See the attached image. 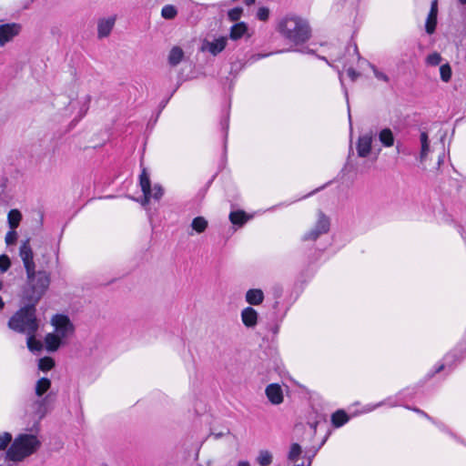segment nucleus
Returning a JSON list of instances; mask_svg holds the SVG:
<instances>
[{
    "label": "nucleus",
    "instance_id": "f257e3e1",
    "mask_svg": "<svg viewBox=\"0 0 466 466\" xmlns=\"http://www.w3.org/2000/svg\"><path fill=\"white\" fill-rule=\"evenodd\" d=\"M26 274V280L22 288L21 303L37 305L45 296L51 283L50 273L46 270H33Z\"/></svg>",
    "mask_w": 466,
    "mask_h": 466
},
{
    "label": "nucleus",
    "instance_id": "f03ea898",
    "mask_svg": "<svg viewBox=\"0 0 466 466\" xmlns=\"http://www.w3.org/2000/svg\"><path fill=\"white\" fill-rule=\"evenodd\" d=\"M278 32L294 45H301L311 36V29L307 20L298 15H286L279 20Z\"/></svg>",
    "mask_w": 466,
    "mask_h": 466
},
{
    "label": "nucleus",
    "instance_id": "7ed1b4c3",
    "mask_svg": "<svg viewBox=\"0 0 466 466\" xmlns=\"http://www.w3.org/2000/svg\"><path fill=\"white\" fill-rule=\"evenodd\" d=\"M23 307L18 309L8 320V328L17 333L29 334L36 333L39 328L36 319L35 305L22 303Z\"/></svg>",
    "mask_w": 466,
    "mask_h": 466
},
{
    "label": "nucleus",
    "instance_id": "20e7f679",
    "mask_svg": "<svg viewBox=\"0 0 466 466\" xmlns=\"http://www.w3.org/2000/svg\"><path fill=\"white\" fill-rule=\"evenodd\" d=\"M41 446L39 439H14L4 454V459L8 461L7 466L23 461L25 458L35 453Z\"/></svg>",
    "mask_w": 466,
    "mask_h": 466
},
{
    "label": "nucleus",
    "instance_id": "39448f33",
    "mask_svg": "<svg viewBox=\"0 0 466 466\" xmlns=\"http://www.w3.org/2000/svg\"><path fill=\"white\" fill-rule=\"evenodd\" d=\"M51 381L47 378H41L36 381L35 387V395L38 400L32 403V410L38 419H42L49 410V396H42L50 389Z\"/></svg>",
    "mask_w": 466,
    "mask_h": 466
},
{
    "label": "nucleus",
    "instance_id": "423d86ee",
    "mask_svg": "<svg viewBox=\"0 0 466 466\" xmlns=\"http://www.w3.org/2000/svg\"><path fill=\"white\" fill-rule=\"evenodd\" d=\"M329 218L322 211H319L315 226L302 236L301 240L316 241L321 235L329 232Z\"/></svg>",
    "mask_w": 466,
    "mask_h": 466
},
{
    "label": "nucleus",
    "instance_id": "0eeeda50",
    "mask_svg": "<svg viewBox=\"0 0 466 466\" xmlns=\"http://www.w3.org/2000/svg\"><path fill=\"white\" fill-rule=\"evenodd\" d=\"M51 322L55 327L56 333L62 339H66L74 331V325L66 315L56 314Z\"/></svg>",
    "mask_w": 466,
    "mask_h": 466
},
{
    "label": "nucleus",
    "instance_id": "6e6552de",
    "mask_svg": "<svg viewBox=\"0 0 466 466\" xmlns=\"http://www.w3.org/2000/svg\"><path fill=\"white\" fill-rule=\"evenodd\" d=\"M19 256L23 261L25 273L35 270V263L34 260V252L30 246V240H25L19 248Z\"/></svg>",
    "mask_w": 466,
    "mask_h": 466
},
{
    "label": "nucleus",
    "instance_id": "1a4fd4ad",
    "mask_svg": "<svg viewBox=\"0 0 466 466\" xmlns=\"http://www.w3.org/2000/svg\"><path fill=\"white\" fill-rule=\"evenodd\" d=\"M21 31V25L16 23L0 25V46L11 42Z\"/></svg>",
    "mask_w": 466,
    "mask_h": 466
},
{
    "label": "nucleus",
    "instance_id": "9d476101",
    "mask_svg": "<svg viewBox=\"0 0 466 466\" xmlns=\"http://www.w3.org/2000/svg\"><path fill=\"white\" fill-rule=\"evenodd\" d=\"M228 39L226 36H220L213 41L205 40L202 45V51H208L212 56H218L221 53L227 46Z\"/></svg>",
    "mask_w": 466,
    "mask_h": 466
},
{
    "label": "nucleus",
    "instance_id": "9b49d317",
    "mask_svg": "<svg viewBox=\"0 0 466 466\" xmlns=\"http://www.w3.org/2000/svg\"><path fill=\"white\" fill-rule=\"evenodd\" d=\"M373 135L371 132L360 136L357 142V152L360 157H366L371 151Z\"/></svg>",
    "mask_w": 466,
    "mask_h": 466
},
{
    "label": "nucleus",
    "instance_id": "f8f14e48",
    "mask_svg": "<svg viewBox=\"0 0 466 466\" xmlns=\"http://www.w3.org/2000/svg\"><path fill=\"white\" fill-rule=\"evenodd\" d=\"M265 393L268 400L274 405H279L283 401L282 389L277 383L268 385Z\"/></svg>",
    "mask_w": 466,
    "mask_h": 466
},
{
    "label": "nucleus",
    "instance_id": "ddd939ff",
    "mask_svg": "<svg viewBox=\"0 0 466 466\" xmlns=\"http://www.w3.org/2000/svg\"><path fill=\"white\" fill-rule=\"evenodd\" d=\"M258 319V311L252 307H247L241 311V320L245 327L253 329L257 326Z\"/></svg>",
    "mask_w": 466,
    "mask_h": 466
},
{
    "label": "nucleus",
    "instance_id": "4468645a",
    "mask_svg": "<svg viewBox=\"0 0 466 466\" xmlns=\"http://www.w3.org/2000/svg\"><path fill=\"white\" fill-rule=\"evenodd\" d=\"M437 15H438V6L437 0H434L431 3V10L428 14L426 23H425V30L427 34L431 35L435 32L437 25Z\"/></svg>",
    "mask_w": 466,
    "mask_h": 466
},
{
    "label": "nucleus",
    "instance_id": "2eb2a0df",
    "mask_svg": "<svg viewBox=\"0 0 466 466\" xmlns=\"http://www.w3.org/2000/svg\"><path fill=\"white\" fill-rule=\"evenodd\" d=\"M115 25V18L109 17L107 19H101L97 25V34L99 38H104L109 35Z\"/></svg>",
    "mask_w": 466,
    "mask_h": 466
},
{
    "label": "nucleus",
    "instance_id": "dca6fc26",
    "mask_svg": "<svg viewBox=\"0 0 466 466\" xmlns=\"http://www.w3.org/2000/svg\"><path fill=\"white\" fill-rule=\"evenodd\" d=\"M350 417L344 410H338L331 414L330 421L334 428H340L345 425Z\"/></svg>",
    "mask_w": 466,
    "mask_h": 466
},
{
    "label": "nucleus",
    "instance_id": "f3484780",
    "mask_svg": "<svg viewBox=\"0 0 466 466\" xmlns=\"http://www.w3.org/2000/svg\"><path fill=\"white\" fill-rule=\"evenodd\" d=\"M246 301L250 305H259L264 300V293L259 289H250L246 293Z\"/></svg>",
    "mask_w": 466,
    "mask_h": 466
},
{
    "label": "nucleus",
    "instance_id": "a211bd4d",
    "mask_svg": "<svg viewBox=\"0 0 466 466\" xmlns=\"http://www.w3.org/2000/svg\"><path fill=\"white\" fill-rule=\"evenodd\" d=\"M62 338L56 333H48L45 338L46 348L48 351L57 350L61 345Z\"/></svg>",
    "mask_w": 466,
    "mask_h": 466
},
{
    "label": "nucleus",
    "instance_id": "6ab92c4d",
    "mask_svg": "<svg viewBox=\"0 0 466 466\" xmlns=\"http://www.w3.org/2000/svg\"><path fill=\"white\" fill-rule=\"evenodd\" d=\"M379 140L385 147H390L394 145V135L390 128L385 127L379 133Z\"/></svg>",
    "mask_w": 466,
    "mask_h": 466
},
{
    "label": "nucleus",
    "instance_id": "aec40b11",
    "mask_svg": "<svg viewBox=\"0 0 466 466\" xmlns=\"http://www.w3.org/2000/svg\"><path fill=\"white\" fill-rule=\"evenodd\" d=\"M248 26L244 22L237 23L231 26L229 36L232 40H238L246 34Z\"/></svg>",
    "mask_w": 466,
    "mask_h": 466
},
{
    "label": "nucleus",
    "instance_id": "412c9836",
    "mask_svg": "<svg viewBox=\"0 0 466 466\" xmlns=\"http://www.w3.org/2000/svg\"><path fill=\"white\" fill-rule=\"evenodd\" d=\"M184 57V52L179 46H174L168 55V63L172 66H177Z\"/></svg>",
    "mask_w": 466,
    "mask_h": 466
},
{
    "label": "nucleus",
    "instance_id": "4be33fe9",
    "mask_svg": "<svg viewBox=\"0 0 466 466\" xmlns=\"http://www.w3.org/2000/svg\"><path fill=\"white\" fill-rule=\"evenodd\" d=\"M248 216L242 210L232 211L229 214V220L234 225L241 227L248 221Z\"/></svg>",
    "mask_w": 466,
    "mask_h": 466
},
{
    "label": "nucleus",
    "instance_id": "5701e85b",
    "mask_svg": "<svg viewBox=\"0 0 466 466\" xmlns=\"http://www.w3.org/2000/svg\"><path fill=\"white\" fill-rule=\"evenodd\" d=\"M22 219V214L18 209H11L7 215V221L11 229H15Z\"/></svg>",
    "mask_w": 466,
    "mask_h": 466
},
{
    "label": "nucleus",
    "instance_id": "b1692460",
    "mask_svg": "<svg viewBox=\"0 0 466 466\" xmlns=\"http://www.w3.org/2000/svg\"><path fill=\"white\" fill-rule=\"evenodd\" d=\"M36 333L26 334V344L30 351H40L43 348V344L40 340L35 339Z\"/></svg>",
    "mask_w": 466,
    "mask_h": 466
},
{
    "label": "nucleus",
    "instance_id": "393cba45",
    "mask_svg": "<svg viewBox=\"0 0 466 466\" xmlns=\"http://www.w3.org/2000/svg\"><path fill=\"white\" fill-rule=\"evenodd\" d=\"M208 220L204 217H197L191 222V228L198 233L204 232L208 228Z\"/></svg>",
    "mask_w": 466,
    "mask_h": 466
},
{
    "label": "nucleus",
    "instance_id": "a878e982",
    "mask_svg": "<svg viewBox=\"0 0 466 466\" xmlns=\"http://www.w3.org/2000/svg\"><path fill=\"white\" fill-rule=\"evenodd\" d=\"M139 184L142 192L151 191V182L149 179V175L147 174L146 168L142 169V172L139 176Z\"/></svg>",
    "mask_w": 466,
    "mask_h": 466
},
{
    "label": "nucleus",
    "instance_id": "bb28decb",
    "mask_svg": "<svg viewBox=\"0 0 466 466\" xmlns=\"http://www.w3.org/2000/svg\"><path fill=\"white\" fill-rule=\"evenodd\" d=\"M420 138V143H421V151H420V161L422 162V161H424V159L428 154L429 147H430L428 134L426 132H421Z\"/></svg>",
    "mask_w": 466,
    "mask_h": 466
},
{
    "label": "nucleus",
    "instance_id": "cd10ccee",
    "mask_svg": "<svg viewBox=\"0 0 466 466\" xmlns=\"http://www.w3.org/2000/svg\"><path fill=\"white\" fill-rule=\"evenodd\" d=\"M257 461L260 466H268L272 462V454L268 451H260Z\"/></svg>",
    "mask_w": 466,
    "mask_h": 466
},
{
    "label": "nucleus",
    "instance_id": "c85d7f7f",
    "mask_svg": "<svg viewBox=\"0 0 466 466\" xmlns=\"http://www.w3.org/2000/svg\"><path fill=\"white\" fill-rule=\"evenodd\" d=\"M177 15V8L172 5H165L161 10V15L165 19H174Z\"/></svg>",
    "mask_w": 466,
    "mask_h": 466
},
{
    "label": "nucleus",
    "instance_id": "c756f323",
    "mask_svg": "<svg viewBox=\"0 0 466 466\" xmlns=\"http://www.w3.org/2000/svg\"><path fill=\"white\" fill-rule=\"evenodd\" d=\"M55 366V360L51 357H44L38 360V368L43 371H48Z\"/></svg>",
    "mask_w": 466,
    "mask_h": 466
},
{
    "label": "nucleus",
    "instance_id": "7c9ffc66",
    "mask_svg": "<svg viewBox=\"0 0 466 466\" xmlns=\"http://www.w3.org/2000/svg\"><path fill=\"white\" fill-rule=\"evenodd\" d=\"M441 79L448 83L451 78V68L449 64L441 65L440 67Z\"/></svg>",
    "mask_w": 466,
    "mask_h": 466
},
{
    "label": "nucleus",
    "instance_id": "2f4dec72",
    "mask_svg": "<svg viewBox=\"0 0 466 466\" xmlns=\"http://www.w3.org/2000/svg\"><path fill=\"white\" fill-rule=\"evenodd\" d=\"M302 449L301 446L298 443H293L290 447V451L288 455V459L289 461H295L298 460L299 456L301 454Z\"/></svg>",
    "mask_w": 466,
    "mask_h": 466
},
{
    "label": "nucleus",
    "instance_id": "473e14b6",
    "mask_svg": "<svg viewBox=\"0 0 466 466\" xmlns=\"http://www.w3.org/2000/svg\"><path fill=\"white\" fill-rule=\"evenodd\" d=\"M242 13H243V8L235 7V8L230 9L228 12V17L230 21L236 22L240 18Z\"/></svg>",
    "mask_w": 466,
    "mask_h": 466
},
{
    "label": "nucleus",
    "instance_id": "72a5a7b5",
    "mask_svg": "<svg viewBox=\"0 0 466 466\" xmlns=\"http://www.w3.org/2000/svg\"><path fill=\"white\" fill-rule=\"evenodd\" d=\"M11 267V260L5 254L0 255V271L6 272Z\"/></svg>",
    "mask_w": 466,
    "mask_h": 466
},
{
    "label": "nucleus",
    "instance_id": "f704fd0d",
    "mask_svg": "<svg viewBox=\"0 0 466 466\" xmlns=\"http://www.w3.org/2000/svg\"><path fill=\"white\" fill-rule=\"evenodd\" d=\"M327 439H323L317 448H312L305 451V456L309 459V466L311 463V459L317 454L319 450L325 444Z\"/></svg>",
    "mask_w": 466,
    "mask_h": 466
},
{
    "label": "nucleus",
    "instance_id": "c9c22d12",
    "mask_svg": "<svg viewBox=\"0 0 466 466\" xmlns=\"http://www.w3.org/2000/svg\"><path fill=\"white\" fill-rule=\"evenodd\" d=\"M370 67L371 68L375 77L379 80H381L385 83L390 81L389 76L383 72L380 71L374 65L369 63Z\"/></svg>",
    "mask_w": 466,
    "mask_h": 466
},
{
    "label": "nucleus",
    "instance_id": "e433bc0d",
    "mask_svg": "<svg viewBox=\"0 0 466 466\" xmlns=\"http://www.w3.org/2000/svg\"><path fill=\"white\" fill-rule=\"evenodd\" d=\"M426 62L428 65L432 66H438L441 62V56L437 52L432 53L427 56Z\"/></svg>",
    "mask_w": 466,
    "mask_h": 466
},
{
    "label": "nucleus",
    "instance_id": "4c0bfd02",
    "mask_svg": "<svg viewBox=\"0 0 466 466\" xmlns=\"http://www.w3.org/2000/svg\"><path fill=\"white\" fill-rule=\"evenodd\" d=\"M163 195H164V189L160 185L156 184L154 186V187L151 188V198H154L156 200H159Z\"/></svg>",
    "mask_w": 466,
    "mask_h": 466
},
{
    "label": "nucleus",
    "instance_id": "58836bf2",
    "mask_svg": "<svg viewBox=\"0 0 466 466\" xmlns=\"http://www.w3.org/2000/svg\"><path fill=\"white\" fill-rule=\"evenodd\" d=\"M220 125H221L222 130L224 131V139H225V144H226L227 143V138H228V127H229V115H228V113H227L225 117L223 119H221Z\"/></svg>",
    "mask_w": 466,
    "mask_h": 466
},
{
    "label": "nucleus",
    "instance_id": "ea45409f",
    "mask_svg": "<svg viewBox=\"0 0 466 466\" xmlns=\"http://www.w3.org/2000/svg\"><path fill=\"white\" fill-rule=\"evenodd\" d=\"M17 239V233L15 229L9 230L5 235V243L7 245L15 244Z\"/></svg>",
    "mask_w": 466,
    "mask_h": 466
},
{
    "label": "nucleus",
    "instance_id": "a19ab883",
    "mask_svg": "<svg viewBox=\"0 0 466 466\" xmlns=\"http://www.w3.org/2000/svg\"><path fill=\"white\" fill-rule=\"evenodd\" d=\"M268 16H269V10L268 7H259L258 12H257V17L260 20V21H266L268 19Z\"/></svg>",
    "mask_w": 466,
    "mask_h": 466
},
{
    "label": "nucleus",
    "instance_id": "79ce46f5",
    "mask_svg": "<svg viewBox=\"0 0 466 466\" xmlns=\"http://www.w3.org/2000/svg\"><path fill=\"white\" fill-rule=\"evenodd\" d=\"M90 101H91V96H86L85 104H84L83 107H82V108H81V110H80V117H82L83 116H85V115H86V113L87 112V110H88V108H89Z\"/></svg>",
    "mask_w": 466,
    "mask_h": 466
},
{
    "label": "nucleus",
    "instance_id": "37998d69",
    "mask_svg": "<svg viewBox=\"0 0 466 466\" xmlns=\"http://www.w3.org/2000/svg\"><path fill=\"white\" fill-rule=\"evenodd\" d=\"M349 77L351 79V81H356L357 78L360 76V73H358L354 68L350 67L347 70Z\"/></svg>",
    "mask_w": 466,
    "mask_h": 466
},
{
    "label": "nucleus",
    "instance_id": "c03bdc74",
    "mask_svg": "<svg viewBox=\"0 0 466 466\" xmlns=\"http://www.w3.org/2000/svg\"><path fill=\"white\" fill-rule=\"evenodd\" d=\"M13 439H0V451L8 449Z\"/></svg>",
    "mask_w": 466,
    "mask_h": 466
},
{
    "label": "nucleus",
    "instance_id": "a18cd8bd",
    "mask_svg": "<svg viewBox=\"0 0 466 466\" xmlns=\"http://www.w3.org/2000/svg\"><path fill=\"white\" fill-rule=\"evenodd\" d=\"M144 194V198L143 199L141 200V204L143 206H146L149 203L150 201V198H151V191H147V192H143Z\"/></svg>",
    "mask_w": 466,
    "mask_h": 466
},
{
    "label": "nucleus",
    "instance_id": "49530a36",
    "mask_svg": "<svg viewBox=\"0 0 466 466\" xmlns=\"http://www.w3.org/2000/svg\"><path fill=\"white\" fill-rule=\"evenodd\" d=\"M449 358H453L455 360H457L458 361H460L463 356H457V354L454 352V353H449L446 355L445 359L448 360Z\"/></svg>",
    "mask_w": 466,
    "mask_h": 466
},
{
    "label": "nucleus",
    "instance_id": "de8ad7c7",
    "mask_svg": "<svg viewBox=\"0 0 466 466\" xmlns=\"http://www.w3.org/2000/svg\"><path fill=\"white\" fill-rule=\"evenodd\" d=\"M441 434H445V435L451 434V431L444 425H441Z\"/></svg>",
    "mask_w": 466,
    "mask_h": 466
},
{
    "label": "nucleus",
    "instance_id": "09e8293b",
    "mask_svg": "<svg viewBox=\"0 0 466 466\" xmlns=\"http://www.w3.org/2000/svg\"><path fill=\"white\" fill-rule=\"evenodd\" d=\"M228 432H224V431H218V432H214L212 431L211 432V435H213V437H218V438H220V437H224L225 435H227Z\"/></svg>",
    "mask_w": 466,
    "mask_h": 466
},
{
    "label": "nucleus",
    "instance_id": "8fccbe9b",
    "mask_svg": "<svg viewBox=\"0 0 466 466\" xmlns=\"http://www.w3.org/2000/svg\"><path fill=\"white\" fill-rule=\"evenodd\" d=\"M414 411L423 415L424 417L428 418V419H431L428 414H426L423 410H420V409H417V408H414L413 409Z\"/></svg>",
    "mask_w": 466,
    "mask_h": 466
},
{
    "label": "nucleus",
    "instance_id": "3c124183",
    "mask_svg": "<svg viewBox=\"0 0 466 466\" xmlns=\"http://www.w3.org/2000/svg\"><path fill=\"white\" fill-rule=\"evenodd\" d=\"M238 466H250V464L247 461H242L238 463Z\"/></svg>",
    "mask_w": 466,
    "mask_h": 466
},
{
    "label": "nucleus",
    "instance_id": "603ef678",
    "mask_svg": "<svg viewBox=\"0 0 466 466\" xmlns=\"http://www.w3.org/2000/svg\"><path fill=\"white\" fill-rule=\"evenodd\" d=\"M16 437H23V438H25V437H35L34 434H27V433H20L18 434Z\"/></svg>",
    "mask_w": 466,
    "mask_h": 466
},
{
    "label": "nucleus",
    "instance_id": "864d4df0",
    "mask_svg": "<svg viewBox=\"0 0 466 466\" xmlns=\"http://www.w3.org/2000/svg\"><path fill=\"white\" fill-rule=\"evenodd\" d=\"M445 368L444 364H441L438 367V369L435 370V373L441 372Z\"/></svg>",
    "mask_w": 466,
    "mask_h": 466
},
{
    "label": "nucleus",
    "instance_id": "5fc2aeb1",
    "mask_svg": "<svg viewBox=\"0 0 466 466\" xmlns=\"http://www.w3.org/2000/svg\"><path fill=\"white\" fill-rule=\"evenodd\" d=\"M0 437L7 438V437H12V435L9 432H3V434H0Z\"/></svg>",
    "mask_w": 466,
    "mask_h": 466
},
{
    "label": "nucleus",
    "instance_id": "6e6d98bb",
    "mask_svg": "<svg viewBox=\"0 0 466 466\" xmlns=\"http://www.w3.org/2000/svg\"><path fill=\"white\" fill-rule=\"evenodd\" d=\"M247 5H251L255 3V0H245Z\"/></svg>",
    "mask_w": 466,
    "mask_h": 466
},
{
    "label": "nucleus",
    "instance_id": "4d7b16f0",
    "mask_svg": "<svg viewBox=\"0 0 466 466\" xmlns=\"http://www.w3.org/2000/svg\"><path fill=\"white\" fill-rule=\"evenodd\" d=\"M5 303L3 301V299L0 297V309H4Z\"/></svg>",
    "mask_w": 466,
    "mask_h": 466
},
{
    "label": "nucleus",
    "instance_id": "13d9d810",
    "mask_svg": "<svg viewBox=\"0 0 466 466\" xmlns=\"http://www.w3.org/2000/svg\"><path fill=\"white\" fill-rule=\"evenodd\" d=\"M354 52L358 55V56L360 57V55H359V52H358V47L356 45H354Z\"/></svg>",
    "mask_w": 466,
    "mask_h": 466
},
{
    "label": "nucleus",
    "instance_id": "bf43d9fd",
    "mask_svg": "<svg viewBox=\"0 0 466 466\" xmlns=\"http://www.w3.org/2000/svg\"><path fill=\"white\" fill-rule=\"evenodd\" d=\"M322 425H325V422H324V423H319V422H317V423L315 424V427H318V426H322Z\"/></svg>",
    "mask_w": 466,
    "mask_h": 466
},
{
    "label": "nucleus",
    "instance_id": "052dcab7",
    "mask_svg": "<svg viewBox=\"0 0 466 466\" xmlns=\"http://www.w3.org/2000/svg\"><path fill=\"white\" fill-rule=\"evenodd\" d=\"M396 149H397V152H400V147L399 144L397 145Z\"/></svg>",
    "mask_w": 466,
    "mask_h": 466
},
{
    "label": "nucleus",
    "instance_id": "680f3d73",
    "mask_svg": "<svg viewBox=\"0 0 466 466\" xmlns=\"http://www.w3.org/2000/svg\"><path fill=\"white\" fill-rule=\"evenodd\" d=\"M460 3H461L462 5H466V0H459Z\"/></svg>",
    "mask_w": 466,
    "mask_h": 466
},
{
    "label": "nucleus",
    "instance_id": "e2e57ef3",
    "mask_svg": "<svg viewBox=\"0 0 466 466\" xmlns=\"http://www.w3.org/2000/svg\"><path fill=\"white\" fill-rule=\"evenodd\" d=\"M339 80L342 83V74L341 73H339Z\"/></svg>",
    "mask_w": 466,
    "mask_h": 466
},
{
    "label": "nucleus",
    "instance_id": "0e129e2a",
    "mask_svg": "<svg viewBox=\"0 0 466 466\" xmlns=\"http://www.w3.org/2000/svg\"><path fill=\"white\" fill-rule=\"evenodd\" d=\"M2 288H3V282H2V280H0V290L2 289Z\"/></svg>",
    "mask_w": 466,
    "mask_h": 466
},
{
    "label": "nucleus",
    "instance_id": "69168bd1",
    "mask_svg": "<svg viewBox=\"0 0 466 466\" xmlns=\"http://www.w3.org/2000/svg\"><path fill=\"white\" fill-rule=\"evenodd\" d=\"M349 119H350V122L351 123V115L350 112H349Z\"/></svg>",
    "mask_w": 466,
    "mask_h": 466
},
{
    "label": "nucleus",
    "instance_id": "338daca9",
    "mask_svg": "<svg viewBox=\"0 0 466 466\" xmlns=\"http://www.w3.org/2000/svg\"><path fill=\"white\" fill-rule=\"evenodd\" d=\"M198 449L197 450V452H196V459L198 458Z\"/></svg>",
    "mask_w": 466,
    "mask_h": 466
},
{
    "label": "nucleus",
    "instance_id": "774afa93",
    "mask_svg": "<svg viewBox=\"0 0 466 466\" xmlns=\"http://www.w3.org/2000/svg\"><path fill=\"white\" fill-rule=\"evenodd\" d=\"M293 466H304V465L302 463V464H296V465H293Z\"/></svg>",
    "mask_w": 466,
    "mask_h": 466
}]
</instances>
